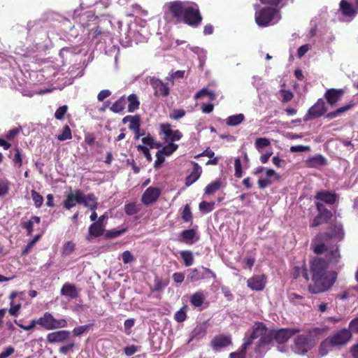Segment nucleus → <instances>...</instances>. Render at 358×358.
<instances>
[{
    "label": "nucleus",
    "instance_id": "obj_1",
    "mask_svg": "<svg viewBox=\"0 0 358 358\" xmlns=\"http://www.w3.org/2000/svg\"><path fill=\"white\" fill-rule=\"evenodd\" d=\"M328 262L322 258H315L310 263L313 283L308 286L312 294L328 291L334 284L336 273L327 270Z\"/></svg>",
    "mask_w": 358,
    "mask_h": 358
},
{
    "label": "nucleus",
    "instance_id": "obj_2",
    "mask_svg": "<svg viewBox=\"0 0 358 358\" xmlns=\"http://www.w3.org/2000/svg\"><path fill=\"white\" fill-rule=\"evenodd\" d=\"M281 18L280 12L275 8H264L255 13L256 23L260 27L276 24Z\"/></svg>",
    "mask_w": 358,
    "mask_h": 358
},
{
    "label": "nucleus",
    "instance_id": "obj_3",
    "mask_svg": "<svg viewBox=\"0 0 358 358\" xmlns=\"http://www.w3.org/2000/svg\"><path fill=\"white\" fill-rule=\"evenodd\" d=\"M322 240L321 235H317L313 241L312 246L315 253L320 255L327 251V257L329 262H337L339 257L338 248H333L330 250H327L326 246L320 242Z\"/></svg>",
    "mask_w": 358,
    "mask_h": 358
},
{
    "label": "nucleus",
    "instance_id": "obj_4",
    "mask_svg": "<svg viewBox=\"0 0 358 358\" xmlns=\"http://www.w3.org/2000/svg\"><path fill=\"white\" fill-rule=\"evenodd\" d=\"M202 18L196 4L192 3L186 6L183 13L182 22L190 26H197L200 24Z\"/></svg>",
    "mask_w": 358,
    "mask_h": 358
},
{
    "label": "nucleus",
    "instance_id": "obj_5",
    "mask_svg": "<svg viewBox=\"0 0 358 358\" xmlns=\"http://www.w3.org/2000/svg\"><path fill=\"white\" fill-rule=\"evenodd\" d=\"M267 329L262 323H256L253 327V330L250 336H245V341H250V344L255 338H260L259 341V346L267 344L269 338L266 336Z\"/></svg>",
    "mask_w": 358,
    "mask_h": 358
},
{
    "label": "nucleus",
    "instance_id": "obj_6",
    "mask_svg": "<svg viewBox=\"0 0 358 358\" xmlns=\"http://www.w3.org/2000/svg\"><path fill=\"white\" fill-rule=\"evenodd\" d=\"M335 348H339L346 345L352 338V333L349 329H342L335 331L328 336Z\"/></svg>",
    "mask_w": 358,
    "mask_h": 358
},
{
    "label": "nucleus",
    "instance_id": "obj_7",
    "mask_svg": "<svg viewBox=\"0 0 358 358\" xmlns=\"http://www.w3.org/2000/svg\"><path fill=\"white\" fill-rule=\"evenodd\" d=\"M187 278L191 282H196L209 278H215L216 275L210 269L201 266L199 268L191 269Z\"/></svg>",
    "mask_w": 358,
    "mask_h": 358
},
{
    "label": "nucleus",
    "instance_id": "obj_8",
    "mask_svg": "<svg viewBox=\"0 0 358 358\" xmlns=\"http://www.w3.org/2000/svg\"><path fill=\"white\" fill-rule=\"evenodd\" d=\"M327 111L324 101L319 99L317 102L311 106L303 117L304 121H308L322 116Z\"/></svg>",
    "mask_w": 358,
    "mask_h": 358
},
{
    "label": "nucleus",
    "instance_id": "obj_9",
    "mask_svg": "<svg viewBox=\"0 0 358 358\" xmlns=\"http://www.w3.org/2000/svg\"><path fill=\"white\" fill-rule=\"evenodd\" d=\"M185 6L186 3L179 1L170 2L166 4V8H167L169 12L171 14L173 17L176 19L177 22H182L183 13Z\"/></svg>",
    "mask_w": 358,
    "mask_h": 358
},
{
    "label": "nucleus",
    "instance_id": "obj_10",
    "mask_svg": "<svg viewBox=\"0 0 358 358\" xmlns=\"http://www.w3.org/2000/svg\"><path fill=\"white\" fill-rule=\"evenodd\" d=\"M312 347V344L307 336L299 335L294 340V344L292 346L294 352L299 355L305 354Z\"/></svg>",
    "mask_w": 358,
    "mask_h": 358
},
{
    "label": "nucleus",
    "instance_id": "obj_11",
    "mask_svg": "<svg viewBox=\"0 0 358 358\" xmlns=\"http://www.w3.org/2000/svg\"><path fill=\"white\" fill-rule=\"evenodd\" d=\"M83 197V193L80 189H76L74 192H70L66 199L64 201V207L70 210L73 208L76 203H81Z\"/></svg>",
    "mask_w": 358,
    "mask_h": 358
},
{
    "label": "nucleus",
    "instance_id": "obj_12",
    "mask_svg": "<svg viewBox=\"0 0 358 358\" xmlns=\"http://www.w3.org/2000/svg\"><path fill=\"white\" fill-rule=\"evenodd\" d=\"M161 194V189L158 187H149L142 195L141 201L145 205L155 203Z\"/></svg>",
    "mask_w": 358,
    "mask_h": 358
},
{
    "label": "nucleus",
    "instance_id": "obj_13",
    "mask_svg": "<svg viewBox=\"0 0 358 358\" xmlns=\"http://www.w3.org/2000/svg\"><path fill=\"white\" fill-rule=\"evenodd\" d=\"M317 209L319 211V215L314 218L312 223L310 224V227H315L320 224H321L324 221L327 220L331 216V213L325 209L324 206L322 203L317 202L316 203Z\"/></svg>",
    "mask_w": 358,
    "mask_h": 358
},
{
    "label": "nucleus",
    "instance_id": "obj_14",
    "mask_svg": "<svg viewBox=\"0 0 358 358\" xmlns=\"http://www.w3.org/2000/svg\"><path fill=\"white\" fill-rule=\"evenodd\" d=\"M266 282L265 275H255L247 280V285L252 290L262 291L265 287Z\"/></svg>",
    "mask_w": 358,
    "mask_h": 358
},
{
    "label": "nucleus",
    "instance_id": "obj_15",
    "mask_svg": "<svg viewBox=\"0 0 358 358\" xmlns=\"http://www.w3.org/2000/svg\"><path fill=\"white\" fill-rule=\"evenodd\" d=\"M70 336V332L66 330H61L49 333L46 336L47 342L49 343H64Z\"/></svg>",
    "mask_w": 358,
    "mask_h": 358
},
{
    "label": "nucleus",
    "instance_id": "obj_16",
    "mask_svg": "<svg viewBox=\"0 0 358 358\" xmlns=\"http://www.w3.org/2000/svg\"><path fill=\"white\" fill-rule=\"evenodd\" d=\"M73 18L76 22L83 29H85V27H89L91 24L87 23L88 21H95L96 17L94 15L90 12L85 13L83 14H80L79 10H76L73 14Z\"/></svg>",
    "mask_w": 358,
    "mask_h": 358
},
{
    "label": "nucleus",
    "instance_id": "obj_17",
    "mask_svg": "<svg viewBox=\"0 0 358 358\" xmlns=\"http://www.w3.org/2000/svg\"><path fill=\"white\" fill-rule=\"evenodd\" d=\"M150 83L152 88L155 90V94L156 96L162 95L167 96L169 94V89L165 83L156 78H151Z\"/></svg>",
    "mask_w": 358,
    "mask_h": 358
},
{
    "label": "nucleus",
    "instance_id": "obj_18",
    "mask_svg": "<svg viewBox=\"0 0 358 358\" xmlns=\"http://www.w3.org/2000/svg\"><path fill=\"white\" fill-rule=\"evenodd\" d=\"M161 130L165 136L166 138L171 140L172 142L179 141L182 134L179 130H173L169 124H163L161 125Z\"/></svg>",
    "mask_w": 358,
    "mask_h": 358
},
{
    "label": "nucleus",
    "instance_id": "obj_19",
    "mask_svg": "<svg viewBox=\"0 0 358 358\" xmlns=\"http://www.w3.org/2000/svg\"><path fill=\"white\" fill-rule=\"evenodd\" d=\"M299 331L298 329H281L276 332L275 338L279 343H284Z\"/></svg>",
    "mask_w": 358,
    "mask_h": 358
},
{
    "label": "nucleus",
    "instance_id": "obj_20",
    "mask_svg": "<svg viewBox=\"0 0 358 358\" xmlns=\"http://www.w3.org/2000/svg\"><path fill=\"white\" fill-rule=\"evenodd\" d=\"M180 241L189 245L199 240L197 233L194 229L183 230L180 234Z\"/></svg>",
    "mask_w": 358,
    "mask_h": 358
},
{
    "label": "nucleus",
    "instance_id": "obj_21",
    "mask_svg": "<svg viewBox=\"0 0 358 358\" xmlns=\"http://www.w3.org/2000/svg\"><path fill=\"white\" fill-rule=\"evenodd\" d=\"M343 94V90L329 89L324 94L327 102L331 105H335Z\"/></svg>",
    "mask_w": 358,
    "mask_h": 358
},
{
    "label": "nucleus",
    "instance_id": "obj_22",
    "mask_svg": "<svg viewBox=\"0 0 358 358\" xmlns=\"http://www.w3.org/2000/svg\"><path fill=\"white\" fill-rule=\"evenodd\" d=\"M231 343V338L228 336L224 335L216 336L211 341L212 347L216 350L225 348Z\"/></svg>",
    "mask_w": 358,
    "mask_h": 358
},
{
    "label": "nucleus",
    "instance_id": "obj_23",
    "mask_svg": "<svg viewBox=\"0 0 358 358\" xmlns=\"http://www.w3.org/2000/svg\"><path fill=\"white\" fill-rule=\"evenodd\" d=\"M122 122H129V128L133 131H138L141 126V118L138 115H127L122 119Z\"/></svg>",
    "mask_w": 358,
    "mask_h": 358
},
{
    "label": "nucleus",
    "instance_id": "obj_24",
    "mask_svg": "<svg viewBox=\"0 0 358 358\" xmlns=\"http://www.w3.org/2000/svg\"><path fill=\"white\" fill-rule=\"evenodd\" d=\"M336 194L326 190H322L317 193L315 199L321 200L327 203L333 204L336 200Z\"/></svg>",
    "mask_w": 358,
    "mask_h": 358
},
{
    "label": "nucleus",
    "instance_id": "obj_25",
    "mask_svg": "<svg viewBox=\"0 0 358 358\" xmlns=\"http://www.w3.org/2000/svg\"><path fill=\"white\" fill-rule=\"evenodd\" d=\"M81 203L90 210H96L97 208V199L93 193L87 195L83 194Z\"/></svg>",
    "mask_w": 358,
    "mask_h": 358
},
{
    "label": "nucleus",
    "instance_id": "obj_26",
    "mask_svg": "<svg viewBox=\"0 0 358 358\" xmlns=\"http://www.w3.org/2000/svg\"><path fill=\"white\" fill-rule=\"evenodd\" d=\"M78 291L74 285L65 283L61 289V294L71 299H76L78 296Z\"/></svg>",
    "mask_w": 358,
    "mask_h": 358
},
{
    "label": "nucleus",
    "instance_id": "obj_27",
    "mask_svg": "<svg viewBox=\"0 0 358 358\" xmlns=\"http://www.w3.org/2000/svg\"><path fill=\"white\" fill-rule=\"evenodd\" d=\"M201 173V166L196 162H194V169L191 174L186 178L185 184L187 186H189L196 182L200 177Z\"/></svg>",
    "mask_w": 358,
    "mask_h": 358
},
{
    "label": "nucleus",
    "instance_id": "obj_28",
    "mask_svg": "<svg viewBox=\"0 0 358 358\" xmlns=\"http://www.w3.org/2000/svg\"><path fill=\"white\" fill-rule=\"evenodd\" d=\"M340 8L342 10V13L345 16L348 17H355L357 11L353 6L345 0H342L340 2Z\"/></svg>",
    "mask_w": 358,
    "mask_h": 358
},
{
    "label": "nucleus",
    "instance_id": "obj_29",
    "mask_svg": "<svg viewBox=\"0 0 358 358\" xmlns=\"http://www.w3.org/2000/svg\"><path fill=\"white\" fill-rule=\"evenodd\" d=\"M128 101V112L134 113L136 110L138 109L140 106V101L138 100V96L135 94H130L126 101Z\"/></svg>",
    "mask_w": 358,
    "mask_h": 358
},
{
    "label": "nucleus",
    "instance_id": "obj_30",
    "mask_svg": "<svg viewBox=\"0 0 358 358\" xmlns=\"http://www.w3.org/2000/svg\"><path fill=\"white\" fill-rule=\"evenodd\" d=\"M104 231V226L99 222H95L92 224L89 227V234L94 237H98L103 235Z\"/></svg>",
    "mask_w": 358,
    "mask_h": 358
},
{
    "label": "nucleus",
    "instance_id": "obj_31",
    "mask_svg": "<svg viewBox=\"0 0 358 358\" xmlns=\"http://www.w3.org/2000/svg\"><path fill=\"white\" fill-rule=\"evenodd\" d=\"M52 314L45 312L43 316L37 319V324L40 325L46 330H50V326L51 325Z\"/></svg>",
    "mask_w": 358,
    "mask_h": 358
},
{
    "label": "nucleus",
    "instance_id": "obj_32",
    "mask_svg": "<svg viewBox=\"0 0 358 358\" xmlns=\"http://www.w3.org/2000/svg\"><path fill=\"white\" fill-rule=\"evenodd\" d=\"M245 120V115L243 113H238L229 116L226 119V124L228 126L235 127L241 124Z\"/></svg>",
    "mask_w": 358,
    "mask_h": 358
},
{
    "label": "nucleus",
    "instance_id": "obj_33",
    "mask_svg": "<svg viewBox=\"0 0 358 358\" xmlns=\"http://www.w3.org/2000/svg\"><path fill=\"white\" fill-rule=\"evenodd\" d=\"M333 348H335L329 338L327 337L325 340H324L320 347H319V353L321 356H325L327 355L329 352H330Z\"/></svg>",
    "mask_w": 358,
    "mask_h": 358
},
{
    "label": "nucleus",
    "instance_id": "obj_34",
    "mask_svg": "<svg viewBox=\"0 0 358 358\" xmlns=\"http://www.w3.org/2000/svg\"><path fill=\"white\" fill-rule=\"evenodd\" d=\"M126 106L125 96H121L117 100L110 108V110L115 113H119L123 111Z\"/></svg>",
    "mask_w": 358,
    "mask_h": 358
},
{
    "label": "nucleus",
    "instance_id": "obj_35",
    "mask_svg": "<svg viewBox=\"0 0 358 358\" xmlns=\"http://www.w3.org/2000/svg\"><path fill=\"white\" fill-rule=\"evenodd\" d=\"M221 187V181L220 180H215L208 184L204 189L205 194L208 195L213 194Z\"/></svg>",
    "mask_w": 358,
    "mask_h": 358
},
{
    "label": "nucleus",
    "instance_id": "obj_36",
    "mask_svg": "<svg viewBox=\"0 0 358 358\" xmlns=\"http://www.w3.org/2000/svg\"><path fill=\"white\" fill-rule=\"evenodd\" d=\"M14 155H12V152L9 155V157L12 159V161L14 163V165L18 168L21 167L22 165V156L21 152L20 151L17 147H15L13 149Z\"/></svg>",
    "mask_w": 358,
    "mask_h": 358
},
{
    "label": "nucleus",
    "instance_id": "obj_37",
    "mask_svg": "<svg viewBox=\"0 0 358 358\" xmlns=\"http://www.w3.org/2000/svg\"><path fill=\"white\" fill-rule=\"evenodd\" d=\"M206 330L203 326H202V325L196 326L192 332L189 341H192L194 339H198V340L201 339L206 335Z\"/></svg>",
    "mask_w": 358,
    "mask_h": 358
},
{
    "label": "nucleus",
    "instance_id": "obj_38",
    "mask_svg": "<svg viewBox=\"0 0 358 358\" xmlns=\"http://www.w3.org/2000/svg\"><path fill=\"white\" fill-rule=\"evenodd\" d=\"M250 345V341H245L241 345L240 351L237 352H231L229 355V358H245V351Z\"/></svg>",
    "mask_w": 358,
    "mask_h": 358
},
{
    "label": "nucleus",
    "instance_id": "obj_39",
    "mask_svg": "<svg viewBox=\"0 0 358 358\" xmlns=\"http://www.w3.org/2000/svg\"><path fill=\"white\" fill-rule=\"evenodd\" d=\"M204 301V295L201 292L194 293L190 299V302L195 307H200Z\"/></svg>",
    "mask_w": 358,
    "mask_h": 358
},
{
    "label": "nucleus",
    "instance_id": "obj_40",
    "mask_svg": "<svg viewBox=\"0 0 358 358\" xmlns=\"http://www.w3.org/2000/svg\"><path fill=\"white\" fill-rule=\"evenodd\" d=\"M180 257L186 266H189L194 263V257L192 252L189 250H183L180 252Z\"/></svg>",
    "mask_w": 358,
    "mask_h": 358
},
{
    "label": "nucleus",
    "instance_id": "obj_41",
    "mask_svg": "<svg viewBox=\"0 0 358 358\" xmlns=\"http://www.w3.org/2000/svg\"><path fill=\"white\" fill-rule=\"evenodd\" d=\"M67 326V321L65 319H56L52 315L50 330L64 328Z\"/></svg>",
    "mask_w": 358,
    "mask_h": 358
},
{
    "label": "nucleus",
    "instance_id": "obj_42",
    "mask_svg": "<svg viewBox=\"0 0 358 358\" xmlns=\"http://www.w3.org/2000/svg\"><path fill=\"white\" fill-rule=\"evenodd\" d=\"M265 177L264 178L268 180L271 184L276 180H279L280 179V176L278 173H277L274 170L266 168L264 171Z\"/></svg>",
    "mask_w": 358,
    "mask_h": 358
},
{
    "label": "nucleus",
    "instance_id": "obj_43",
    "mask_svg": "<svg viewBox=\"0 0 358 358\" xmlns=\"http://www.w3.org/2000/svg\"><path fill=\"white\" fill-rule=\"evenodd\" d=\"M141 141L143 144V145L148 147L149 149L154 148H159L161 146V145L158 143H156L154 138L150 136L142 138Z\"/></svg>",
    "mask_w": 358,
    "mask_h": 358
},
{
    "label": "nucleus",
    "instance_id": "obj_44",
    "mask_svg": "<svg viewBox=\"0 0 358 358\" xmlns=\"http://www.w3.org/2000/svg\"><path fill=\"white\" fill-rule=\"evenodd\" d=\"M294 276L295 278L302 276L306 280H309L307 269L304 266H295L294 270Z\"/></svg>",
    "mask_w": 358,
    "mask_h": 358
},
{
    "label": "nucleus",
    "instance_id": "obj_45",
    "mask_svg": "<svg viewBox=\"0 0 358 358\" xmlns=\"http://www.w3.org/2000/svg\"><path fill=\"white\" fill-rule=\"evenodd\" d=\"M57 138L59 141H64L72 138V134L70 127L68 125H65L63 127L62 134L57 136Z\"/></svg>",
    "mask_w": 358,
    "mask_h": 358
},
{
    "label": "nucleus",
    "instance_id": "obj_46",
    "mask_svg": "<svg viewBox=\"0 0 358 358\" xmlns=\"http://www.w3.org/2000/svg\"><path fill=\"white\" fill-rule=\"evenodd\" d=\"M328 238H338L341 239L343 238V232L341 225H336L334 227L332 231L327 233Z\"/></svg>",
    "mask_w": 358,
    "mask_h": 358
},
{
    "label": "nucleus",
    "instance_id": "obj_47",
    "mask_svg": "<svg viewBox=\"0 0 358 358\" xmlns=\"http://www.w3.org/2000/svg\"><path fill=\"white\" fill-rule=\"evenodd\" d=\"M178 145L171 142L163 147V148L159 151L162 152V154H163L164 156H169L173 154L178 149Z\"/></svg>",
    "mask_w": 358,
    "mask_h": 358
},
{
    "label": "nucleus",
    "instance_id": "obj_48",
    "mask_svg": "<svg viewBox=\"0 0 358 358\" xmlns=\"http://www.w3.org/2000/svg\"><path fill=\"white\" fill-rule=\"evenodd\" d=\"M74 250L75 244L72 241H68L64 244L62 254L63 256H69L73 253Z\"/></svg>",
    "mask_w": 358,
    "mask_h": 358
},
{
    "label": "nucleus",
    "instance_id": "obj_49",
    "mask_svg": "<svg viewBox=\"0 0 358 358\" xmlns=\"http://www.w3.org/2000/svg\"><path fill=\"white\" fill-rule=\"evenodd\" d=\"M21 131H22L21 127L11 129L5 134V135H4L5 138L7 141H13L20 133Z\"/></svg>",
    "mask_w": 358,
    "mask_h": 358
},
{
    "label": "nucleus",
    "instance_id": "obj_50",
    "mask_svg": "<svg viewBox=\"0 0 358 358\" xmlns=\"http://www.w3.org/2000/svg\"><path fill=\"white\" fill-rule=\"evenodd\" d=\"M31 198L36 208H40L43 203V197L36 191L31 190Z\"/></svg>",
    "mask_w": 358,
    "mask_h": 358
},
{
    "label": "nucleus",
    "instance_id": "obj_51",
    "mask_svg": "<svg viewBox=\"0 0 358 358\" xmlns=\"http://www.w3.org/2000/svg\"><path fill=\"white\" fill-rule=\"evenodd\" d=\"M215 207V202L201 201L199 203V210L204 213L211 212Z\"/></svg>",
    "mask_w": 358,
    "mask_h": 358
},
{
    "label": "nucleus",
    "instance_id": "obj_52",
    "mask_svg": "<svg viewBox=\"0 0 358 358\" xmlns=\"http://www.w3.org/2000/svg\"><path fill=\"white\" fill-rule=\"evenodd\" d=\"M181 217L185 222H190L192 220V214L191 212L190 207L188 204H186L182 211Z\"/></svg>",
    "mask_w": 358,
    "mask_h": 358
},
{
    "label": "nucleus",
    "instance_id": "obj_53",
    "mask_svg": "<svg viewBox=\"0 0 358 358\" xmlns=\"http://www.w3.org/2000/svg\"><path fill=\"white\" fill-rule=\"evenodd\" d=\"M10 189V182L6 179L0 178V197L6 195Z\"/></svg>",
    "mask_w": 358,
    "mask_h": 358
},
{
    "label": "nucleus",
    "instance_id": "obj_54",
    "mask_svg": "<svg viewBox=\"0 0 358 358\" xmlns=\"http://www.w3.org/2000/svg\"><path fill=\"white\" fill-rule=\"evenodd\" d=\"M270 145V141L266 138H258L256 139L255 148L260 152L262 148H266Z\"/></svg>",
    "mask_w": 358,
    "mask_h": 358
},
{
    "label": "nucleus",
    "instance_id": "obj_55",
    "mask_svg": "<svg viewBox=\"0 0 358 358\" xmlns=\"http://www.w3.org/2000/svg\"><path fill=\"white\" fill-rule=\"evenodd\" d=\"M20 225L23 229L27 230V236H31L34 227L33 220L22 219Z\"/></svg>",
    "mask_w": 358,
    "mask_h": 358
},
{
    "label": "nucleus",
    "instance_id": "obj_56",
    "mask_svg": "<svg viewBox=\"0 0 358 358\" xmlns=\"http://www.w3.org/2000/svg\"><path fill=\"white\" fill-rule=\"evenodd\" d=\"M235 176L236 178H241L243 176V170L241 166V160L239 157L235 159L234 161Z\"/></svg>",
    "mask_w": 358,
    "mask_h": 358
},
{
    "label": "nucleus",
    "instance_id": "obj_57",
    "mask_svg": "<svg viewBox=\"0 0 358 358\" xmlns=\"http://www.w3.org/2000/svg\"><path fill=\"white\" fill-rule=\"evenodd\" d=\"M137 150L141 152L148 162H151L152 158L150 152V149L144 145H138L136 146Z\"/></svg>",
    "mask_w": 358,
    "mask_h": 358
},
{
    "label": "nucleus",
    "instance_id": "obj_58",
    "mask_svg": "<svg viewBox=\"0 0 358 358\" xmlns=\"http://www.w3.org/2000/svg\"><path fill=\"white\" fill-rule=\"evenodd\" d=\"M67 110L68 107L66 105L59 107L55 113V118L59 120H63Z\"/></svg>",
    "mask_w": 358,
    "mask_h": 358
},
{
    "label": "nucleus",
    "instance_id": "obj_59",
    "mask_svg": "<svg viewBox=\"0 0 358 358\" xmlns=\"http://www.w3.org/2000/svg\"><path fill=\"white\" fill-rule=\"evenodd\" d=\"M41 235H36L34 236V238L30 241L25 248L22 250V255H27L29 253L30 250L34 247V245L36 244V243L40 239Z\"/></svg>",
    "mask_w": 358,
    "mask_h": 358
},
{
    "label": "nucleus",
    "instance_id": "obj_60",
    "mask_svg": "<svg viewBox=\"0 0 358 358\" xmlns=\"http://www.w3.org/2000/svg\"><path fill=\"white\" fill-rule=\"evenodd\" d=\"M185 113V110L183 109H174L170 114V117L173 120H178L183 117Z\"/></svg>",
    "mask_w": 358,
    "mask_h": 358
},
{
    "label": "nucleus",
    "instance_id": "obj_61",
    "mask_svg": "<svg viewBox=\"0 0 358 358\" xmlns=\"http://www.w3.org/2000/svg\"><path fill=\"white\" fill-rule=\"evenodd\" d=\"M10 305V307L8 310L9 313L13 316H17L21 308V303H15L13 301H11Z\"/></svg>",
    "mask_w": 358,
    "mask_h": 358
},
{
    "label": "nucleus",
    "instance_id": "obj_62",
    "mask_svg": "<svg viewBox=\"0 0 358 358\" xmlns=\"http://www.w3.org/2000/svg\"><path fill=\"white\" fill-rule=\"evenodd\" d=\"M74 346H75L74 342H71V343H68L67 345L60 347L59 349V352L61 354L67 355L70 351L73 350V348H74Z\"/></svg>",
    "mask_w": 358,
    "mask_h": 358
},
{
    "label": "nucleus",
    "instance_id": "obj_63",
    "mask_svg": "<svg viewBox=\"0 0 358 358\" xmlns=\"http://www.w3.org/2000/svg\"><path fill=\"white\" fill-rule=\"evenodd\" d=\"M125 212L129 215H132L138 212V209L135 203H128L124 207Z\"/></svg>",
    "mask_w": 358,
    "mask_h": 358
},
{
    "label": "nucleus",
    "instance_id": "obj_64",
    "mask_svg": "<svg viewBox=\"0 0 358 358\" xmlns=\"http://www.w3.org/2000/svg\"><path fill=\"white\" fill-rule=\"evenodd\" d=\"M122 258L124 264H129L134 260L133 255L129 250H126L122 254Z\"/></svg>",
    "mask_w": 358,
    "mask_h": 358
}]
</instances>
